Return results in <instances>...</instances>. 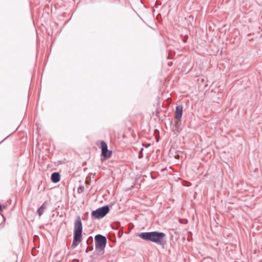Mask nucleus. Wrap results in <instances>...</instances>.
<instances>
[{"label":"nucleus","instance_id":"9","mask_svg":"<svg viewBox=\"0 0 262 262\" xmlns=\"http://www.w3.org/2000/svg\"><path fill=\"white\" fill-rule=\"evenodd\" d=\"M47 202H44L41 206L37 209V212L39 216H40L44 212V210L46 208Z\"/></svg>","mask_w":262,"mask_h":262},{"label":"nucleus","instance_id":"18","mask_svg":"<svg viewBox=\"0 0 262 262\" xmlns=\"http://www.w3.org/2000/svg\"><path fill=\"white\" fill-rule=\"evenodd\" d=\"M2 210V205L0 204V211Z\"/></svg>","mask_w":262,"mask_h":262},{"label":"nucleus","instance_id":"2","mask_svg":"<svg viewBox=\"0 0 262 262\" xmlns=\"http://www.w3.org/2000/svg\"><path fill=\"white\" fill-rule=\"evenodd\" d=\"M95 251L91 256V258H96L104 253V249L107 244L106 237L101 234H98L95 236Z\"/></svg>","mask_w":262,"mask_h":262},{"label":"nucleus","instance_id":"14","mask_svg":"<svg viewBox=\"0 0 262 262\" xmlns=\"http://www.w3.org/2000/svg\"><path fill=\"white\" fill-rule=\"evenodd\" d=\"M178 124L177 123H176L175 124H174L172 126V131L174 132L175 130H177V129H178Z\"/></svg>","mask_w":262,"mask_h":262},{"label":"nucleus","instance_id":"5","mask_svg":"<svg viewBox=\"0 0 262 262\" xmlns=\"http://www.w3.org/2000/svg\"><path fill=\"white\" fill-rule=\"evenodd\" d=\"M74 235L82 237V224L81 217L78 215L74 222Z\"/></svg>","mask_w":262,"mask_h":262},{"label":"nucleus","instance_id":"7","mask_svg":"<svg viewBox=\"0 0 262 262\" xmlns=\"http://www.w3.org/2000/svg\"><path fill=\"white\" fill-rule=\"evenodd\" d=\"M81 241L82 237L73 235V240L71 245V248L72 249L75 248L78 245V244L81 242Z\"/></svg>","mask_w":262,"mask_h":262},{"label":"nucleus","instance_id":"8","mask_svg":"<svg viewBox=\"0 0 262 262\" xmlns=\"http://www.w3.org/2000/svg\"><path fill=\"white\" fill-rule=\"evenodd\" d=\"M51 181L53 183H56L60 180V174L58 172H54L52 173L51 177Z\"/></svg>","mask_w":262,"mask_h":262},{"label":"nucleus","instance_id":"10","mask_svg":"<svg viewBox=\"0 0 262 262\" xmlns=\"http://www.w3.org/2000/svg\"><path fill=\"white\" fill-rule=\"evenodd\" d=\"M93 242V237L92 236H89L86 240V244L88 245H92Z\"/></svg>","mask_w":262,"mask_h":262},{"label":"nucleus","instance_id":"13","mask_svg":"<svg viewBox=\"0 0 262 262\" xmlns=\"http://www.w3.org/2000/svg\"><path fill=\"white\" fill-rule=\"evenodd\" d=\"M93 250V245H88V246L87 247V248L85 250V252L88 253L89 251H92Z\"/></svg>","mask_w":262,"mask_h":262},{"label":"nucleus","instance_id":"17","mask_svg":"<svg viewBox=\"0 0 262 262\" xmlns=\"http://www.w3.org/2000/svg\"><path fill=\"white\" fill-rule=\"evenodd\" d=\"M159 113H160L159 110L157 109V110H156V116H157V117H158V114H159Z\"/></svg>","mask_w":262,"mask_h":262},{"label":"nucleus","instance_id":"6","mask_svg":"<svg viewBox=\"0 0 262 262\" xmlns=\"http://www.w3.org/2000/svg\"><path fill=\"white\" fill-rule=\"evenodd\" d=\"M183 114V106L182 105H178L176 106L175 114L176 118L178 120H180Z\"/></svg>","mask_w":262,"mask_h":262},{"label":"nucleus","instance_id":"4","mask_svg":"<svg viewBox=\"0 0 262 262\" xmlns=\"http://www.w3.org/2000/svg\"><path fill=\"white\" fill-rule=\"evenodd\" d=\"M101 149L100 157L102 161L106 160L112 156V151L108 149L107 144L104 141H101Z\"/></svg>","mask_w":262,"mask_h":262},{"label":"nucleus","instance_id":"19","mask_svg":"<svg viewBox=\"0 0 262 262\" xmlns=\"http://www.w3.org/2000/svg\"><path fill=\"white\" fill-rule=\"evenodd\" d=\"M149 145H150V144H148V145H146V146H146V147H148Z\"/></svg>","mask_w":262,"mask_h":262},{"label":"nucleus","instance_id":"11","mask_svg":"<svg viewBox=\"0 0 262 262\" xmlns=\"http://www.w3.org/2000/svg\"><path fill=\"white\" fill-rule=\"evenodd\" d=\"M84 190V187L82 185H80L77 189V192L78 193H81L83 192Z\"/></svg>","mask_w":262,"mask_h":262},{"label":"nucleus","instance_id":"1","mask_svg":"<svg viewBox=\"0 0 262 262\" xmlns=\"http://www.w3.org/2000/svg\"><path fill=\"white\" fill-rule=\"evenodd\" d=\"M141 239L150 242H152L159 245H164L166 243V234L159 231H151L142 232L139 234Z\"/></svg>","mask_w":262,"mask_h":262},{"label":"nucleus","instance_id":"12","mask_svg":"<svg viewBox=\"0 0 262 262\" xmlns=\"http://www.w3.org/2000/svg\"><path fill=\"white\" fill-rule=\"evenodd\" d=\"M143 149H144L143 148H141L139 152L138 158L140 159H142L143 157Z\"/></svg>","mask_w":262,"mask_h":262},{"label":"nucleus","instance_id":"15","mask_svg":"<svg viewBox=\"0 0 262 262\" xmlns=\"http://www.w3.org/2000/svg\"><path fill=\"white\" fill-rule=\"evenodd\" d=\"M154 133H155V135H156V137H157V136H158V137L159 136V132L158 130V129H155Z\"/></svg>","mask_w":262,"mask_h":262},{"label":"nucleus","instance_id":"3","mask_svg":"<svg viewBox=\"0 0 262 262\" xmlns=\"http://www.w3.org/2000/svg\"><path fill=\"white\" fill-rule=\"evenodd\" d=\"M108 205H105L92 211L91 217L92 219H100L104 217L110 211Z\"/></svg>","mask_w":262,"mask_h":262},{"label":"nucleus","instance_id":"16","mask_svg":"<svg viewBox=\"0 0 262 262\" xmlns=\"http://www.w3.org/2000/svg\"><path fill=\"white\" fill-rule=\"evenodd\" d=\"M114 224L116 225V228L120 225V223L119 222H116Z\"/></svg>","mask_w":262,"mask_h":262},{"label":"nucleus","instance_id":"20","mask_svg":"<svg viewBox=\"0 0 262 262\" xmlns=\"http://www.w3.org/2000/svg\"><path fill=\"white\" fill-rule=\"evenodd\" d=\"M158 141H159V139H158V138H157V142H158Z\"/></svg>","mask_w":262,"mask_h":262}]
</instances>
